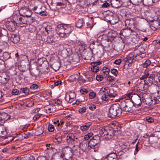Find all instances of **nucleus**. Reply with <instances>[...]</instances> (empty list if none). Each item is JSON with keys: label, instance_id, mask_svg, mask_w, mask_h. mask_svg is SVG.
<instances>
[{"label": "nucleus", "instance_id": "1", "mask_svg": "<svg viewBox=\"0 0 160 160\" xmlns=\"http://www.w3.org/2000/svg\"><path fill=\"white\" fill-rule=\"evenodd\" d=\"M122 109L118 103H115L112 105L108 111V116L111 118L119 116L122 114Z\"/></svg>", "mask_w": 160, "mask_h": 160}, {"label": "nucleus", "instance_id": "2", "mask_svg": "<svg viewBox=\"0 0 160 160\" xmlns=\"http://www.w3.org/2000/svg\"><path fill=\"white\" fill-rule=\"evenodd\" d=\"M100 137L98 135L94 136L88 142V149L92 151L93 150L95 152H98L100 147Z\"/></svg>", "mask_w": 160, "mask_h": 160}, {"label": "nucleus", "instance_id": "3", "mask_svg": "<svg viewBox=\"0 0 160 160\" xmlns=\"http://www.w3.org/2000/svg\"><path fill=\"white\" fill-rule=\"evenodd\" d=\"M127 96L129 98L133 104L137 106L140 105L142 104L141 98L142 97V95L137 94L131 92L127 94Z\"/></svg>", "mask_w": 160, "mask_h": 160}, {"label": "nucleus", "instance_id": "4", "mask_svg": "<svg viewBox=\"0 0 160 160\" xmlns=\"http://www.w3.org/2000/svg\"><path fill=\"white\" fill-rule=\"evenodd\" d=\"M120 106L122 111L129 112L132 110V108L134 105L131 100H128L122 102Z\"/></svg>", "mask_w": 160, "mask_h": 160}, {"label": "nucleus", "instance_id": "5", "mask_svg": "<svg viewBox=\"0 0 160 160\" xmlns=\"http://www.w3.org/2000/svg\"><path fill=\"white\" fill-rule=\"evenodd\" d=\"M133 53H130L126 57L124 58L122 60V62L125 65H129L131 64L134 59Z\"/></svg>", "mask_w": 160, "mask_h": 160}, {"label": "nucleus", "instance_id": "6", "mask_svg": "<svg viewBox=\"0 0 160 160\" xmlns=\"http://www.w3.org/2000/svg\"><path fill=\"white\" fill-rule=\"evenodd\" d=\"M30 9H31V8H28L26 7L22 8L19 11V14L23 17H29L32 14V12Z\"/></svg>", "mask_w": 160, "mask_h": 160}, {"label": "nucleus", "instance_id": "7", "mask_svg": "<svg viewBox=\"0 0 160 160\" xmlns=\"http://www.w3.org/2000/svg\"><path fill=\"white\" fill-rule=\"evenodd\" d=\"M125 25L126 28H128L131 31H134V22L132 19H127L125 21Z\"/></svg>", "mask_w": 160, "mask_h": 160}, {"label": "nucleus", "instance_id": "8", "mask_svg": "<svg viewBox=\"0 0 160 160\" xmlns=\"http://www.w3.org/2000/svg\"><path fill=\"white\" fill-rule=\"evenodd\" d=\"M57 32L59 36L62 38H65L67 37L66 34L64 29L62 26L61 25H58L56 29Z\"/></svg>", "mask_w": 160, "mask_h": 160}, {"label": "nucleus", "instance_id": "9", "mask_svg": "<svg viewBox=\"0 0 160 160\" xmlns=\"http://www.w3.org/2000/svg\"><path fill=\"white\" fill-rule=\"evenodd\" d=\"M17 24L15 21H8L6 23L7 28L11 32L13 31L16 29Z\"/></svg>", "mask_w": 160, "mask_h": 160}, {"label": "nucleus", "instance_id": "10", "mask_svg": "<svg viewBox=\"0 0 160 160\" xmlns=\"http://www.w3.org/2000/svg\"><path fill=\"white\" fill-rule=\"evenodd\" d=\"M118 95L117 92H115L113 93H110V94L104 93L102 96V99L103 101H108L109 99H112L111 98L115 97Z\"/></svg>", "mask_w": 160, "mask_h": 160}, {"label": "nucleus", "instance_id": "11", "mask_svg": "<svg viewBox=\"0 0 160 160\" xmlns=\"http://www.w3.org/2000/svg\"><path fill=\"white\" fill-rule=\"evenodd\" d=\"M138 82V83L137 85V87L140 90L143 91L148 88L143 80L139 79Z\"/></svg>", "mask_w": 160, "mask_h": 160}, {"label": "nucleus", "instance_id": "12", "mask_svg": "<svg viewBox=\"0 0 160 160\" xmlns=\"http://www.w3.org/2000/svg\"><path fill=\"white\" fill-rule=\"evenodd\" d=\"M77 139V138L75 136L73 133H69L66 137V141L67 143L71 144Z\"/></svg>", "mask_w": 160, "mask_h": 160}, {"label": "nucleus", "instance_id": "13", "mask_svg": "<svg viewBox=\"0 0 160 160\" xmlns=\"http://www.w3.org/2000/svg\"><path fill=\"white\" fill-rule=\"evenodd\" d=\"M62 27L68 37L69 36V34L73 30L74 28L73 27L68 25H65L62 26Z\"/></svg>", "mask_w": 160, "mask_h": 160}, {"label": "nucleus", "instance_id": "14", "mask_svg": "<svg viewBox=\"0 0 160 160\" xmlns=\"http://www.w3.org/2000/svg\"><path fill=\"white\" fill-rule=\"evenodd\" d=\"M134 31H131L128 28H125L122 29L120 31L119 34L122 35L123 36L128 37L129 36L131 33L133 32Z\"/></svg>", "mask_w": 160, "mask_h": 160}, {"label": "nucleus", "instance_id": "15", "mask_svg": "<svg viewBox=\"0 0 160 160\" xmlns=\"http://www.w3.org/2000/svg\"><path fill=\"white\" fill-rule=\"evenodd\" d=\"M73 152L71 149L66 151L64 154V157L66 160H72Z\"/></svg>", "mask_w": 160, "mask_h": 160}, {"label": "nucleus", "instance_id": "16", "mask_svg": "<svg viewBox=\"0 0 160 160\" xmlns=\"http://www.w3.org/2000/svg\"><path fill=\"white\" fill-rule=\"evenodd\" d=\"M9 38L11 42L14 43H18L20 40L19 36L17 35L11 34Z\"/></svg>", "mask_w": 160, "mask_h": 160}, {"label": "nucleus", "instance_id": "17", "mask_svg": "<svg viewBox=\"0 0 160 160\" xmlns=\"http://www.w3.org/2000/svg\"><path fill=\"white\" fill-rule=\"evenodd\" d=\"M111 5L113 7L117 8L122 5V2L120 0H111Z\"/></svg>", "mask_w": 160, "mask_h": 160}, {"label": "nucleus", "instance_id": "18", "mask_svg": "<svg viewBox=\"0 0 160 160\" xmlns=\"http://www.w3.org/2000/svg\"><path fill=\"white\" fill-rule=\"evenodd\" d=\"M11 117V116L7 113L2 112L0 115V121L4 122L9 119Z\"/></svg>", "mask_w": 160, "mask_h": 160}, {"label": "nucleus", "instance_id": "19", "mask_svg": "<svg viewBox=\"0 0 160 160\" xmlns=\"http://www.w3.org/2000/svg\"><path fill=\"white\" fill-rule=\"evenodd\" d=\"M18 21L17 24L20 27H22L21 25L22 24H27V22L28 21L25 17H20L19 19H18Z\"/></svg>", "mask_w": 160, "mask_h": 160}, {"label": "nucleus", "instance_id": "20", "mask_svg": "<svg viewBox=\"0 0 160 160\" xmlns=\"http://www.w3.org/2000/svg\"><path fill=\"white\" fill-rule=\"evenodd\" d=\"M118 130H114L112 129H108V134L107 138L108 139L111 138L114 135L116 134V132H118Z\"/></svg>", "mask_w": 160, "mask_h": 160}, {"label": "nucleus", "instance_id": "21", "mask_svg": "<svg viewBox=\"0 0 160 160\" xmlns=\"http://www.w3.org/2000/svg\"><path fill=\"white\" fill-rule=\"evenodd\" d=\"M152 77V74H149L147 70H146L144 72L143 75L140 78V79L142 80H144L149 78Z\"/></svg>", "mask_w": 160, "mask_h": 160}, {"label": "nucleus", "instance_id": "22", "mask_svg": "<svg viewBox=\"0 0 160 160\" xmlns=\"http://www.w3.org/2000/svg\"><path fill=\"white\" fill-rule=\"evenodd\" d=\"M91 125V122H88L84 124L81 126L80 129L82 131H85L88 130L90 127Z\"/></svg>", "mask_w": 160, "mask_h": 160}, {"label": "nucleus", "instance_id": "23", "mask_svg": "<svg viewBox=\"0 0 160 160\" xmlns=\"http://www.w3.org/2000/svg\"><path fill=\"white\" fill-rule=\"evenodd\" d=\"M145 84L147 85L148 88L149 87L151 86L153 82V77L149 78L144 79Z\"/></svg>", "mask_w": 160, "mask_h": 160}, {"label": "nucleus", "instance_id": "24", "mask_svg": "<svg viewBox=\"0 0 160 160\" xmlns=\"http://www.w3.org/2000/svg\"><path fill=\"white\" fill-rule=\"evenodd\" d=\"M93 51L92 49H90V51L85 53V59L86 60H91L92 57Z\"/></svg>", "mask_w": 160, "mask_h": 160}, {"label": "nucleus", "instance_id": "25", "mask_svg": "<svg viewBox=\"0 0 160 160\" xmlns=\"http://www.w3.org/2000/svg\"><path fill=\"white\" fill-rule=\"evenodd\" d=\"M56 41L53 36H50L47 37L46 42L48 43L52 44L53 43L55 42Z\"/></svg>", "mask_w": 160, "mask_h": 160}, {"label": "nucleus", "instance_id": "26", "mask_svg": "<svg viewBox=\"0 0 160 160\" xmlns=\"http://www.w3.org/2000/svg\"><path fill=\"white\" fill-rule=\"evenodd\" d=\"M56 107L55 105H51L49 107H48L46 109L47 112L49 113L53 112L56 111Z\"/></svg>", "mask_w": 160, "mask_h": 160}, {"label": "nucleus", "instance_id": "27", "mask_svg": "<svg viewBox=\"0 0 160 160\" xmlns=\"http://www.w3.org/2000/svg\"><path fill=\"white\" fill-rule=\"evenodd\" d=\"M159 87L158 85H153L151 86L150 88V90H151L152 93H155L157 92L158 93L159 91L158 89Z\"/></svg>", "mask_w": 160, "mask_h": 160}, {"label": "nucleus", "instance_id": "28", "mask_svg": "<svg viewBox=\"0 0 160 160\" xmlns=\"http://www.w3.org/2000/svg\"><path fill=\"white\" fill-rule=\"evenodd\" d=\"M84 24L83 19H80L78 20L76 23V26L78 28L82 27Z\"/></svg>", "mask_w": 160, "mask_h": 160}, {"label": "nucleus", "instance_id": "29", "mask_svg": "<svg viewBox=\"0 0 160 160\" xmlns=\"http://www.w3.org/2000/svg\"><path fill=\"white\" fill-rule=\"evenodd\" d=\"M160 26V23L157 21H155L151 24V28L153 30H157Z\"/></svg>", "mask_w": 160, "mask_h": 160}, {"label": "nucleus", "instance_id": "30", "mask_svg": "<svg viewBox=\"0 0 160 160\" xmlns=\"http://www.w3.org/2000/svg\"><path fill=\"white\" fill-rule=\"evenodd\" d=\"M88 143L87 142L83 141L80 144V147L83 150H86V148L88 146Z\"/></svg>", "mask_w": 160, "mask_h": 160}, {"label": "nucleus", "instance_id": "31", "mask_svg": "<svg viewBox=\"0 0 160 160\" xmlns=\"http://www.w3.org/2000/svg\"><path fill=\"white\" fill-rule=\"evenodd\" d=\"M43 32H46L47 34L50 33L52 30V28L50 25H48L46 27L43 28Z\"/></svg>", "mask_w": 160, "mask_h": 160}, {"label": "nucleus", "instance_id": "32", "mask_svg": "<svg viewBox=\"0 0 160 160\" xmlns=\"http://www.w3.org/2000/svg\"><path fill=\"white\" fill-rule=\"evenodd\" d=\"M143 4L146 6H149L152 4V0H141Z\"/></svg>", "mask_w": 160, "mask_h": 160}, {"label": "nucleus", "instance_id": "33", "mask_svg": "<svg viewBox=\"0 0 160 160\" xmlns=\"http://www.w3.org/2000/svg\"><path fill=\"white\" fill-rule=\"evenodd\" d=\"M110 90L108 87H102L101 89L99 94L100 95H101L102 92H107L108 93V92H109Z\"/></svg>", "mask_w": 160, "mask_h": 160}, {"label": "nucleus", "instance_id": "34", "mask_svg": "<svg viewBox=\"0 0 160 160\" xmlns=\"http://www.w3.org/2000/svg\"><path fill=\"white\" fill-rule=\"evenodd\" d=\"M151 64V61L149 59H147L142 64V66L144 68H146Z\"/></svg>", "mask_w": 160, "mask_h": 160}, {"label": "nucleus", "instance_id": "35", "mask_svg": "<svg viewBox=\"0 0 160 160\" xmlns=\"http://www.w3.org/2000/svg\"><path fill=\"white\" fill-rule=\"evenodd\" d=\"M152 98L151 97H149L146 98L145 100L146 103L148 105L150 106L152 105Z\"/></svg>", "mask_w": 160, "mask_h": 160}, {"label": "nucleus", "instance_id": "36", "mask_svg": "<svg viewBox=\"0 0 160 160\" xmlns=\"http://www.w3.org/2000/svg\"><path fill=\"white\" fill-rule=\"evenodd\" d=\"M20 92L22 93L27 94L29 92V89L27 87L22 88L20 89Z\"/></svg>", "mask_w": 160, "mask_h": 160}, {"label": "nucleus", "instance_id": "37", "mask_svg": "<svg viewBox=\"0 0 160 160\" xmlns=\"http://www.w3.org/2000/svg\"><path fill=\"white\" fill-rule=\"evenodd\" d=\"M1 77L5 80L6 82L8 81L10 78L9 75L5 73H4L2 74Z\"/></svg>", "mask_w": 160, "mask_h": 160}, {"label": "nucleus", "instance_id": "38", "mask_svg": "<svg viewBox=\"0 0 160 160\" xmlns=\"http://www.w3.org/2000/svg\"><path fill=\"white\" fill-rule=\"evenodd\" d=\"M131 53H133L134 57H135L136 58L139 57L142 54L138 49L135 50L133 52H132ZM136 59H137V58H136Z\"/></svg>", "mask_w": 160, "mask_h": 160}, {"label": "nucleus", "instance_id": "39", "mask_svg": "<svg viewBox=\"0 0 160 160\" xmlns=\"http://www.w3.org/2000/svg\"><path fill=\"white\" fill-rule=\"evenodd\" d=\"M7 34V31L6 29L0 27V36L1 35L6 36Z\"/></svg>", "mask_w": 160, "mask_h": 160}, {"label": "nucleus", "instance_id": "40", "mask_svg": "<svg viewBox=\"0 0 160 160\" xmlns=\"http://www.w3.org/2000/svg\"><path fill=\"white\" fill-rule=\"evenodd\" d=\"M3 57L5 60L9 59L10 57V54L8 52H4L3 54Z\"/></svg>", "mask_w": 160, "mask_h": 160}, {"label": "nucleus", "instance_id": "41", "mask_svg": "<svg viewBox=\"0 0 160 160\" xmlns=\"http://www.w3.org/2000/svg\"><path fill=\"white\" fill-rule=\"evenodd\" d=\"M35 13L39 14L40 15L43 16H46L48 15L47 12L44 11H41L40 12H35Z\"/></svg>", "mask_w": 160, "mask_h": 160}, {"label": "nucleus", "instance_id": "42", "mask_svg": "<svg viewBox=\"0 0 160 160\" xmlns=\"http://www.w3.org/2000/svg\"><path fill=\"white\" fill-rule=\"evenodd\" d=\"M100 61L93 62L91 63V65L92 66V67H98L97 65H100L101 64Z\"/></svg>", "mask_w": 160, "mask_h": 160}, {"label": "nucleus", "instance_id": "43", "mask_svg": "<svg viewBox=\"0 0 160 160\" xmlns=\"http://www.w3.org/2000/svg\"><path fill=\"white\" fill-rule=\"evenodd\" d=\"M102 71L104 73L107 75L110 72V69L108 67H104L102 69Z\"/></svg>", "mask_w": 160, "mask_h": 160}, {"label": "nucleus", "instance_id": "44", "mask_svg": "<svg viewBox=\"0 0 160 160\" xmlns=\"http://www.w3.org/2000/svg\"><path fill=\"white\" fill-rule=\"evenodd\" d=\"M107 157L112 158H117V156L115 153H112L109 154Z\"/></svg>", "mask_w": 160, "mask_h": 160}, {"label": "nucleus", "instance_id": "45", "mask_svg": "<svg viewBox=\"0 0 160 160\" xmlns=\"http://www.w3.org/2000/svg\"><path fill=\"white\" fill-rule=\"evenodd\" d=\"M93 135V134L92 132L88 133V134L84 136V138L86 140H87L91 137Z\"/></svg>", "mask_w": 160, "mask_h": 160}, {"label": "nucleus", "instance_id": "46", "mask_svg": "<svg viewBox=\"0 0 160 160\" xmlns=\"http://www.w3.org/2000/svg\"><path fill=\"white\" fill-rule=\"evenodd\" d=\"M65 99L66 100L69 102L71 103L72 102V100L70 99V95H69L68 93H67L65 97Z\"/></svg>", "mask_w": 160, "mask_h": 160}, {"label": "nucleus", "instance_id": "47", "mask_svg": "<svg viewBox=\"0 0 160 160\" xmlns=\"http://www.w3.org/2000/svg\"><path fill=\"white\" fill-rule=\"evenodd\" d=\"M53 102L55 104H57L59 105H61L62 103V101L60 99H54L53 100Z\"/></svg>", "mask_w": 160, "mask_h": 160}, {"label": "nucleus", "instance_id": "48", "mask_svg": "<svg viewBox=\"0 0 160 160\" xmlns=\"http://www.w3.org/2000/svg\"><path fill=\"white\" fill-rule=\"evenodd\" d=\"M111 72L115 76H117L118 71L116 69L114 68L112 69L111 70Z\"/></svg>", "mask_w": 160, "mask_h": 160}, {"label": "nucleus", "instance_id": "49", "mask_svg": "<svg viewBox=\"0 0 160 160\" xmlns=\"http://www.w3.org/2000/svg\"><path fill=\"white\" fill-rule=\"evenodd\" d=\"M48 130L49 131L52 132L54 130V127L52 124L49 125L48 127Z\"/></svg>", "mask_w": 160, "mask_h": 160}, {"label": "nucleus", "instance_id": "50", "mask_svg": "<svg viewBox=\"0 0 160 160\" xmlns=\"http://www.w3.org/2000/svg\"><path fill=\"white\" fill-rule=\"evenodd\" d=\"M142 54H144L145 52L144 48L142 46H139L137 48Z\"/></svg>", "mask_w": 160, "mask_h": 160}, {"label": "nucleus", "instance_id": "51", "mask_svg": "<svg viewBox=\"0 0 160 160\" xmlns=\"http://www.w3.org/2000/svg\"><path fill=\"white\" fill-rule=\"evenodd\" d=\"M69 95H70V98L71 100H72V101L73 99L75 97V94L74 92H70L68 93Z\"/></svg>", "mask_w": 160, "mask_h": 160}, {"label": "nucleus", "instance_id": "52", "mask_svg": "<svg viewBox=\"0 0 160 160\" xmlns=\"http://www.w3.org/2000/svg\"><path fill=\"white\" fill-rule=\"evenodd\" d=\"M99 68L98 67H95L91 68V70L94 72L96 73L99 71Z\"/></svg>", "mask_w": 160, "mask_h": 160}, {"label": "nucleus", "instance_id": "53", "mask_svg": "<svg viewBox=\"0 0 160 160\" xmlns=\"http://www.w3.org/2000/svg\"><path fill=\"white\" fill-rule=\"evenodd\" d=\"M80 92L82 94H85L88 92V90L85 88H82L80 90Z\"/></svg>", "mask_w": 160, "mask_h": 160}, {"label": "nucleus", "instance_id": "54", "mask_svg": "<svg viewBox=\"0 0 160 160\" xmlns=\"http://www.w3.org/2000/svg\"><path fill=\"white\" fill-rule=\"evenodd\" d=\"M38 86L37 84H34L30 86V88L33 90H35L38 88Z\"/></svg>", "mask_w": 160, "mask_h": 160}, {"label": "nucleus", "instance_id": "55", "mask_svg": "<svg viewBox=\"0 0 160 160\" xmlns=\"http://www.w3.org/2000/svg\"><path fill=\"white\" fill-rule=\"evenodd\" d=\"M42 115L41 114L38 113V114H36L33 118V119L34 121L36 120L38 118H39Z\"/></svg>", "mask_w": 160, "mask_h": 160}, {"label": "nucleus", "instance_id": "56", "mask_svg": "<svg viewBox=\"0 0 160 160\" xmlns=\"http://www.w3.org/2000/svg\"><path fill=\"white\" fill-rule=\"evenodd\" d=\"M96 95V93L93 92H90L89 94L90 98V99L93 98L94 97H95Z\"/></svg>", "mask_w": 160, "mask_h": 160}, {"label": "nucleus", "instance_id": "57", "mask_svg": "<svg viewBox=\"0 0 160 160\" xmlns=\"http://www.w3.org/2000/svg\"><path fill=\"white\" fill-rule=\"evenodd\" d=\"M86 108L85 107H83L78 110V112L80 113H83L86 112Z\"/></svg>", "mask_w": 160, "mask_h": 160}, {"label": "nucleus", "instance_id": "58", "mask_svg": "<svg viewBox=\"0 0 160 160\" xmlns=\"http://www.w3.org/2000/svg\"><path fill=\"white\" fill-rule=\"evenodd\" d=\"M96 79L98 81H101L103 79V77L101 75H97Z\"/></svg>", "mask_w": 160, "mask_h": 160}, {"label": "nucleus", "instance_id": "59", "mask_svg": "<svg viewBox=\"0 0 160 160\" xmlns=\"http://www.w3.org/2000/svg\"><path fill=\"white\" fill-rule=\"evenodd\" d=\"M146 120L148 122L150 123L154 121V119L153 118L151 117H147Z\"/></svg>", "mask_w": 160, "mask_h": 160}, {"label": "nucleus", "instance_id": "60", "mask_svg": "<svg viewBox=\"0 0 160 160\" xmlns=\"http://www.w3.org/2000/svg\"><path fill=\"white\" fill-rule=\"evenodd\" d=\"M40 110V108H34L32 111V114H33L35 113H37Z\"/></svg>", "mask_w": 160, "mask_h": 160}, {"label": "nucleus", "instance_id": "61", "mask_svg": "<svg viewBox=\"0 0 160 160\" xmlns=\"http://www.w3.org/2000/svg\"><path fill=\"white\" fill-rule=\"evenodd\" d=\"M122 62L120 59H117L115 60L114 63L116 64L119 65Z\"/></svg>", "mask_w": 160, "mask_h": 160}, {"label": "nucleus", "instance_id": "62", "mask_svg": "<svg viewBox=\"0 0 160 160\" xmlns=\"http://www.w3.org/2000/svg\"><path fill=\"white\" fill-rule=\"evenodd\" d=\"M12 93L13 95H17L18 93V91L17 89H14L12 90Z\"/></svg>", "mask_w": 160, "mask_h": 160}, {"label": "nucleus", "instance_id": "63", "mask_svg": "<svg viewBox=\"0 0 160 160\" xmlns=\"http://www.w3.org/2000/svg\"><path fill=\"white\" fill-rule=\"evenodd\" d=\"M53 123L55 126H57L58 127L59 126V125L60 124V123H59V121L58 120H57L54 121L53 122Z\"/></svg>", "mask_w": 160, "mask_h": 160}, {"label": "nucleus", "instance_id": "64", "mask_svg": "<svg viewBox=\"0 0 160 160\" xmlns=\"http://www.w3.org/2000/svg\"><path fill=\"white\" fill-rule=\"evenodd\" d=\"M96 107L95 105L93 104L89 106V108L92 110H94L96 108Z\"/></svg>", "mask_w": 160, "mask_h": 160}]
</instances>
